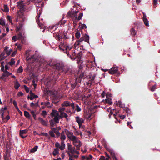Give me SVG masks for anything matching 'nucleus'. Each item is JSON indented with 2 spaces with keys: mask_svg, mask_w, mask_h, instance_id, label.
I'll return each instance as SVG.
<instances>
[{
  "mask_svg": "<svg viewBox=\"0 0 160 160\" xmlns=\"http://www.w3.org/2000/svg\"><path fill=\"white\" fill-rule=\"evenodd\" d=\"M59 48L61 49H62L64 52L67 53V55L71 59L74 60L75 59V58H72L71 55H69V53L72 54V55L74 57L77 56V52H76L75 50L72 51H70L72 48V47L68 46L66 44L62 42L60 43L59 45Z\"/></svg>",
  "mask_w": 160,
  "mask_h": 160,
  "instance_id": "f257e3e1",
  "label": "nucleus"
},
{
  "mask_svg": "<svg viewBox=\"0 0 160 160\" xmlns=\"http://www.w3.org/2000/svg\"><path fill=\"white\" fill-rule=\"evenodd\" d=\"M65 132L68 138L73 142V145L77 147V149L79 150L82 145V143L80 140L77 137L73 135L72 132L67 130H65Z\"/></svg>",
  "mask_w": 160,
  "mask_h": 160,
  "instance_id": "f03ea898",
  "label": "nucleus"
},
{
  "mask_svg": "<svg viewBox=\"0 0 160 160\" xmlns=\"http://www.w3.org/2000/svg\"><path fill=\"white\" fill-rule=\"evenodd\" d=\"M51 114L52 116L54 117V120L57 123L59 122L60 119L64 117L66 118L67 120H68L67 118L68 117V115L64 112H60V114L59 115L58 112L57 111L53 110Z\"/></svg>",
  "mask_w": 160,
  "mask_h": 160,
  "instance_id": "7ed1b4c3",
  "label": "nucleus"
},
{
  "mask_svg": "<svg viewBox=\"0 0 160 160\" xmlns=\"http://www.w3.org/2000/svg\"><path fill=\"white\" fill-rule=\"evenodd\" d=\"M42 12V9L41 8H38L37 11V15L36 17V21L38 23L39 27L41 29L44 28V22H40L39 20L40 14Z\"/></svg>",
  "mask_w": 160,
  "mask_h": 160,
  "instance_id": "20e7f679",
  "label": "nucleus"
},
{
  "mask_svg": "<svg viewBox=\"0 0 160 160\" xmlns=\"http://www.w3.org/2000/svg\"><path fill=\"white\" fill-rule=\"evenodd\" d=\"M1 70L3 72V73L2 74L1 78L5 81L6 78L11 75L12 74V73L9 72L7 71V70H4V65H2V63L1 65Z\"/></svg>",
  "mask_w": 160,
  "mask_h": 160,
  "instance_id": "39448f33",
  "label": "nucleus"
},
{
  "mask_svg": "<svg viewBox=\"0 0 160 160\" xmlns=\"http://www.w3.org/2000/svg\"><path fill=\"white\" fill-rule=\"evenodd\" d=\"M7 109V108L6 107L2 108L0 110V115L1 114V117L3 120L7 121L10 118L9 116L7 115L6 118H4V114L6 112V110Z\"/></svg>",
  "mask_w": 160,
  "mask_h": 160,
  "instance_id": "423d86ee",
  "label": "nucleus"
},
{
  "mask_svg": "<svg viewBox=\"0 0 160 160\" xmlns=\"http://www.w3.org/2000/svg\"><path fill=\"white\" fill-rule=\"evenodd\" d=\"M76 121L78 123L79 128L82 127V124L84 122V120L82 118H80L79 116L76 117Z\"/></svg>",
  "mask_w": 160,
  "mask_h": 160,
  "instance_id": "0eeeda50",
  "label": "nucleus"
},
{
  "mask_svg": "<svg viewBox=\"0 0 160 160\" xmlns=\"http://www.w3.org/2000/svg\"><path fill=\"white\" fill-rule=\"evenodd\" d=\"M23 13L22 12H18L17 13V18L16 20V21L17 22L18 21H22L23 20Z\"/></svg>",
  "mask_w": 160,
  "mask_h": 160,
  "instance_id": "6e6552de",
  "label": "nucleus"
},
{
  "mask_svg": "<svg viewBox=\"0 0 160 160\" xmlns=\"http://www.w3.org/2000/svg\"><path fill=\"white\" fill-rule=\"evenodd\" d=\"M52 64L48 63V62H47L44 61L43 62H41V63H40V66L41 68H43L44 69H45L47 68L48 66H52Z\"/></svg>",
  "mask_w": 160,
  "mask_h": 160,
  "instance_id": "1a4fd4ad",
  "label": "nucleus"
},
{
  "mask_svg": "<svg viewBox=\"0 0 160 160\" xmlns=\"http://www.w3.org/2000/svg\"><path fill=\"white\" fill-rule=\"evenodd\" d=\"M78 11H75L73 12H72V11H69L68 13V15L69 16L73 18H75L76 19L77 18L76 14L78 13Z\"/></svg>",
  "mask_w": 160,
  "mask_h": 160,
  "instance_id": "9d476101",
  "label": "nucleus"
},
{
  "mask_svg": "<svg viewBox=\"0 0 160 160\" xmlns=\"http://www.w3.org/2000/svg\"><path fill=\"white\" fill-rule=\"evenodd\" d=\"M118 70V68L116 67H113L111 68L109 71L110 74H113L117 72Z\"/></svg>",
  "mask_w": 160,
  "mask_h": 160,
  "instance_id": "9b49d317",
  "label": "nucleus"
},
{
  "mask_svg": "<svg viewBox=\"0 0 160 160\" xmlns=\"http://www.w3.org/2000/svg\"><path fill=\"white\" fill-rule=\"evenodd\" d=\"M53 36L56 39L58 40L59 41L61 40L62 39V36L63 35L62 34L54 33Z\"/></svg>",
  "mask_w": 160,
  "mask_h": 160,
  "instance_id": "f8f14e48",
  "label": "nucleus"
},
{
  "mask_svg": "<svg viewBox=\"0 0 160 160\" xmlns=\"http://www.w3.org/2000/svg\"><path fill=\"white\" fill-rule=\"evenodd\" d=\"M143 20L145 25L146 26H149V22L147 19L145 13H143Z\"/></svg>",
  "mask_w": 160,
  "mask_h": 160,
  "instance_id": "ddd939ff",
  "label": "nucleus"
},
{
  "mask_svg": "<svg viewBox=\"0 0 160 160\" xmlns=\"http://www.w3.org/2000/svg\"><path fill=\"white\" fill-rule=\"evenodd\" d=\"M25 3L23 2V1H21L20 2H19L18 3V8L21 9H23L24 6L25 5Z\"/></svg>",
  "mask_w": 160,
  "mask_h": 160,
  "instance_id": "4468645a",
  "label": "nucleus"
},
{
  "mask_svg": "<svg viewBox=\"0 0 160 160\" xmlns=\"http://www.w3.org/2000/svg\"><path fill=\"white\" fill-rule=\"evenodd\" d=\"M8 47H5V49L3 52L4 53L6 52L7 56H9L10 55L11 53L12 52V49H10L8 50Z\"/></svg>",
  "mask_w": 160,
  "mask_h": 160,
  "instance_id": "2eb2a0df",
  "label": "nucleus"
},
{
  "mask_svg": "<svg viewBox=\"0 0 160 160\" xmlns=\"http://www.w3.org/2000/svg\"><path fill=\"white\" fill-rule=\"evenodd\" d=\"M38 119L40 122L43 125L45 126H47V121L44 120L42 118H39Z\"/></svg>",
  "mask_w": 160,
  "mask_h": 160,
  "instance_id": "dca6fc26",
  "label": "nucleus"
},
{
  "mask_svg": "<svg viewBox=\"0 0 160 160\" xmlns=\"http://www.w3.org/2000/svg\"><path fill=\"white\" fill-rule=\"evenodd\" d=\"M38 97L37 95H34L32 92H30V96H28V98L30 99L31 100H32L34 98H36Z\"/></svg>",
  "mask_w": 160,
  "mask_h": 160,
  "instance_id": "f3484780",
  "label": "nucleus"
},
{
  "mask_svg": "<svg viewBox=\"0 0 160 160\" xmlns=\"http://www.w3.org/2000/svg\"><path fill=\"white\" fill-rule=\"evenodd\" d=\"M10 157V155L9 153L7 151L6 152L4 155V160H9Z\"/></svg>",
  "mask_w": 160,
  "mask_h": 160,
  "instance_id": "a211bd4d",
  "label": "nucleus"
},
{
  "mask_svg": "<svg viewBox=\"0 0 160 160\" xmlns=\"http://www.w3.org/2000/svg\"><path fill=\"white\" fill-rule=\"evenodd\" d=\"M37 56L36 55H33L30 58L27 56L26 58V59L27 60H32V61L35 60L37 59Z\"/></svg>",
  "mask_w": 160,
  "mask_h": 160,
  "instance_id": "6ab92c4d",
  "label": "nucleus"
},
{
  "mask_svg": "<svg viewBox=\"0 0 160 160\" xmlns=\"http://www.w3.org/2000/svg\"><path fill=\"white\" fill-rule=\"evenodd\" d=\"M53 117V119L52 120H51L50 121V125L52 127L51 128L52 129V127H53L56 124V123H57L54 120V117L52 116Z\"/></svg>",
  "mask_w": 160,
  "mask_h": 160,
  "instance_id": "aec40b11",
  "label": "nucleus"
},
{
  "mask_svg": "<svg viewBox=\"0 0 160 160\" xmlns=\"http://www.w3.org/2000/svg\"><path fill=\"white\" fill-rule=\"evenodd\" d=\"M109 151L112 157L113 160H118L117 158L115 155V154L113 152V151L111 149H110Z\"/></svg>",
  "mask_w": 160,
  "mask_h": 160,
  "instance_id": "412c9836",
  "label": "nucleus"
},
{
  "mask_svg": "<svg viewBox=\"0 0 160 160\" xmlns=\"http://www.w3.org/2000/svg\"><path fill=\"white\" fill-rule=\"evenodd\" d=\"M65 145L64 142L62 141L61 142V145H60V146L59 147V148L61 150H63L65 149Z\"/></svg>",
  "mask_w": 160,
  "mask_h": 160,
  "instance_id": "4be33fe9",
  "label": "nucleus"
},
{
  "mask_svg": "<svg viewBox=\"0 0 160 160\" xmlns=\"http://www.w3.org/2000/svg\"><path fill=\"white\" fill-rule=\"evenodd\" d=\"M14 82L15 84V88L16 89H17L20 86V85L17 80H16L15 81H14Z\"/></svg>",
  "mask_w": 160,
  "mask_h": 160,
  "instance_id": "5701e85b",
  "label": "nucleus"
},
{
  "mask_svg": "<svg viewBox=\"0 0 160 160\" xmlns=\"http://www.w3.org/2000/svg\"><path fill=\"white\" fill-rule=\"evenodd\" d=\"M53 67L54 68H56L58 70H61L62 69V67L60 66V65L58 64L53 65Z\"/></svg>",
  "mask_w": 160,
  "mask_h": 160,
  "instance_id": "b1692460",
  "label": "nucleus"
},
{
  "mask_svg": "<svg viewBox=\"0 0 160 160\" xmlns=\"http://www.w3.org/2000/svg\"><path fill=\"white\" fill-rule=\"evenodd\" d=\"M57 28V26H51L49 27V30L52 33L53 32V31L55 30Z\"/></svg>",
  "mask_w": 160,
  "mask_h": 160,
  "instance_id": "393cba45",
  "label": "nucleus"
},
{
  "mask_svg": "<svg viewBox=\"0 0 160 160\" xmlns=\"http://www.w3.org/2000/svg\"><path fill=\"white\" fill-rule=\"evenodd\" d=\"M70 105V102L68 101H64L62 104V106H69Z\"/></svg>",
  "mask_w": 160,
  "mask_h": 160,
  "instance_id": "a878e982",
  "label": "nucleus"
},
{
  "mask_svg": "<svg viewBox=\"0 0 160 160\" xmlns=\"http://www.w3.org/2000/svg\"><path fill=\"white\" fill-rule=\"evenodd\" d=\"M38 146H35L34 147L32 148L31 149L30 151L29 152L30 153L32 152H36L37 150L38 149Z\"/></svg>",
  "mask_w": 160,
  "mask_h": 160,
  "instance_id": "bb28decb",
  "label": "nucleus"
},
{
  "mask_svg": "<svg viewBox=\"0 0 160 160\" xmlns=\"http://www.w3.org/2000/svg\"><path fill=\"white\" fill-rule=\"evenodd\" d=\"M89 37L88 35L86 34L84 35V40L85 41L88 43H89Z\"/></svg>",
  "mask_w": 160,
  "mask_h": 160,
  "instance_id": "cd10ccee",
  "label": "nucleus"
},
{
  "mask_svg": "<svg viewBox=\"0 0 160 160\" xmlns=\"http://www.w3.org/2000/svg\"><path fill=\"white\" fill-rule=\"evenodd\" d=\"M2 10L5 12H8L9 11V8L6 5H4Z\"/></svg>",
  "mask_w": 160,
  "mask_h": 160,
  "instance_id": "c85d7f7f",
  "label": "nucleus"
},
{
  "mask_svg": "<svg viewBox=\"0 0 160 160\" xmlns=\"http://www.w3.org/2000/svg\"><path fill=\"white\" fill-rule=\"evenodd\" d=\"M15 60L13 58H12L8 63L10 65L12 66L15 63Z\"/></svg>",
  "mask_w": 160,
  "mask_h": 160,
  "instance_id": "c756f323",
  "label": "nucleus"
},
{
  "mask_svg": "<svg viewBox=\"0 0 160 160\" xmlns=\"http://www.w3.org/2000/svg\"><path fill=\"white\" fill-rule=\"evenodd\" d=\"M105 102L110 105L112 104V99L110 98L107 99L105 100Z\"/></svg>",
  "mask_w": 160,
  "mask_h": 160,
  "instance_id": "7c9ffc66",
  "label": "nucleus"
},
{
  "mask_svg": "<svg viewBox=\"0 0 160 160\" xmlns=\"http://www.w3.org/2000/svg\"><path fill=\"white\" fill-rule=\"evenodd\" d=\"M59 149L58 148L55 149L53 152V154L54 156H56L59 153Z\"/></svg>",
  "mask_w": 160,
  "mask_h": 160,
  "instance_id": "2f4dec72",
  "label": "nucleus"
},
{
  "mask_svg": "<svg viewBox=\"0 0 160 160\" xmlns=\"http://www.w3.org/2000/svg\"><path fill=\"white\" fill-rule=\"evenodd\" d=\"M5 53L3 52L0 54V61H1L5 58V56H4Z\"/></svg>",
  "mask_w": 160,
  "mask_h": 160,
  "instance_id": "473e14b6",
  "label": "nucleus"
},
{
  "mask_svg": "<svg viewBox=\"0 0 160 160\" xmlns=\"http://www.w3.org/2000/svg\"><path fill=\"white\" fill-rule=\"evenodd\" d=\"M60 139L62 141H63L65 140L66 139V136L63 132H62L61 133V136Z\"/></svg>",
  "mask_w": 160,
  "mask_h": 160,
  "instance_id": "72a5a7b5",
  "label": "nucleus"
},
{
  "mask_svg": "<svg viewBox=\"0 0 160 160\" xmlns=\"http://www.w3.org/2000/svg\"><path fill=\"white\" fill-rule=\"evenodd\" d=\"M0 24L3 26L5 25L4 20L2 18L0 19Z\"/></svg>",
  "mask_w": 160,
  "mask_h": 160,
  "instance_id": "f704fd0d",
  "label": "nucleus"
},
{
  "mask_svg": "<svg viewBox=\"0 0 160 160\" xmlns=\"http://www.w3.org/2000/svg\"><path fill=\"white\" fill-rule=\"evenodd\" d=\"M75 150L74 148H73L70 151H68V152H69V153L71 154V155H72L73 154H75Z\"/></svg>",
  "mask_w": 160,
  "mask_h": 160,
  "instance_id": "c9c22d12",
  "label": "nucleus"
},
{
  "mask_svg": "<svg viewBox=\"0 0 160 160\" xmlns=\"http://www.w3.org/2000/svg\"><path fill=\"white\" fill-rule=\"evenodd\" d=\"M7 18L8 21L10 23H11V24H12L13 23L12 22V18L9 15H7Z\"/></svg>",
  "mask_w": 160,
  "mask_h": 160,
  "instance_id": "e433bc0d",
  "label": "nucleus"
},
{
  "mask_svg": "<svg viewBox=\"0 0 160 160\" xmlns=\"http://www.w3.org/2000/svg\"><path fill=\"white\" fill-rule=\"evenodd\" d=\"M23 69L22 66H20L18 69L17 72L18 73H21L22 72Z\"/></svg>",
  "mask_w": 160,
  "mask_h": 160,
  "instance_id": "4c0bfd02",
  "label": "nucleus"
},
{
  "mask_svg": "<svg viewBox=\"0 0 160 160\" xmlns=\"http://www.w3.org/2000/svg\"><path fill=\"white\" fill-rule=\"evenodd\" d=\"M24 115L27 118H29L30 117V115L29 113L26 111H24Z\"/></svg>",
  "mask_w": 160,
  "mask_h": 160,
  "instance_id": "58836bf2",
  "label": "nucleus"
},
{
  "mask_svg": "<svg viewBox=\"0 0 160 160\" xmlns=\"http://www.w3.org/2000/svg\"><path fill=\"white\" fill-rule=\"evenodd\" d=\"M52 129L53 130V131L55 133V134L59 136V135H60V133L57 130V129L55 128H54Z\"/></svg>",
  "mask_w": 160,
  "mask_h": 160,
  "instance_id": "ea45409f",
  "label": "nucleus"
},
{
  "mask_svg": "<svg viewBox=\"0 0 160 160\" xmlns=\"http://www.w3.org/2000/svg\"><path fill=\"white\" fill-rule=\"evenodd\" d=\"M86 77V75H84V73H82L79 76V78L81 80L84 79Z\"/></svg>",
  "mask_w": 160,
  "mask_h": 160,
  "instance_id": "a19ab883",
  "label": "nucleus"
},
{
  "mask_svg": "<svg viewBox=\"0 0 160 160\" xmlns=\"http://www.w3.org/2000/svg\"><path fill=\"white\" fill-rule=\"evenodd\" d=\"M17 36V39H22L23 38V37L22 36V35L21 33H19Z\"/></svg>",
  "mask_w": 160,
  "mask_h": 160,
  "instance_id": "79ce46f5",
  "label": "nucleus"
},
{
  "mask_svg": "<svg viewBox=\"0 0 160 160\" xmlns=\"http://www.w3.org/2000/svg\"><path fill=\"white\" fill-rule=\"evenodd\" d=\"M28 131V129H26L22 130H20V133H21V134H25Z\"/></svg>",
  "mask_w": 160,
  "mask_h": 160,
  "instance_id": "37998d69",
  "label": "nucleus"
},
{
  "mask_svg": "<svg viewBox=\"0 0 160 160\" xmlns=\"http://www.w3.org/2000/svg\"><path fill=\"white\" fill-rule=\"evenodd\" d=\"M92 156L91 155L86 156V160H90L92 159Z\"/></svg>",
  "mask_w": 160,
  "mask_h": 160,
  "instance_id": "c03bdc74",
  "label": "nucleus"
},
{
  "mask_svg": "<svg viewBox=\"0 0 160 160\" xmlns=\"http://www.w3.org/2000/svg\"><path fill=\"white\" fill-rule=\"evenodd\" d=\"M31 113L33 117L34 118V119L36 120V115L35 113V112L34 111H32L31 112Z\"/></svg>",
  "mask_w": 160,
  "mask_h": 160,
  "instance_id": "a18cd8bd",
  "label": "nucleus"
},
{
  "mask_svg": "<svg viewBox=\"0 0 160 160\" xmlns=\"http://www.w3.org/2000/svg\"><path fill=\"white\" fill-rule=\"evenodd\" d=\"M80 43H79V42H78V41H76L75 43L74 44V48L75 49V50L76 49V48L77 46H79L80 45Z\"/></svg>",
  "mask_w": 160,
  "mask_h": 160,
  "instance_id": "49530a36",
  "label": "nucleus"
},
{
  "mask_svg": "<svg viewBox=\"0 0 160 160\" xmlns=\"http://www.w3.org/2000/svg\"><path fill=\"white\" fill-rule=\"evenodd\" d=\"M54 132L53 130L52 131H49V134H50V135L52 137H55V135L54 134Z\"/></svg>",
  "mask_w": 160,
  "mask_h": 160,
  "instance_id": "de8ad7c7",
  "label": "nucleus"
},
{
  "mask_svg": "<svg viewBox=\"0 0 160 160\" xmlns=\"http://www.w3.org/2000/svg\"><path fill=\"white\" fill-rule=\"evenodd\" d=\"M79 26L82 29H86L87 28L85 24H81Z\"/></svg>",
  "mask_w": 160,
  "mask_h": 160,
  "instance_id": "09e8293b",
  "label": "nucleus"
},
{
  "mask_svg": "<svg viewBox=\"0 0 160 160\" xmlns=\"http://www.w3.org/2000/svg\"><path fill=\"white\" fill-rule=\"evenodd\" d=\"M83 13H81L79 14V15L78 16V17H77V19L78 20H80L81 18H82V16H83Z\"/></svg>",
  "mask_w": 160,
  "mask_h": 160,
  "instance_id": "8fccbe9b",
  "label": "nucleus"
},
{
  "mask_svg": "<svg viewBox=\"0 0 160 160\" xmlns=\"http://www.w3.org/2000/svg\"><path fill=\"white\" fill-rule=\"evenodd\" d=\"M15 45L16 46H17V49L21 50L22 48V46L20 45V44H18V43H16L15 44Z\"/></svg>",
  "mask_w": 160,
  "mask_h": 160,
  "instance_id": "3c124183",
  "label": "nucleus"
},
{
  "mask_svg": "<svg viewBox=\"0 0 160 160\" xmlns=\"http://www.w3.org/2000/svg\"><path fill=\"white\" fill-rule=\"evenodd\" d=\"M131 34L133 35H135L136 34V32L134 29L132 28L131 29Z\"/></svg>",
  "mask_w": 160,
  "mask_h": 160,
  "instance_id": "603ef678",
  "label": "nucleus"
},
{
  "mask_svg": "<svg viewBox=\"0 0 160 160\" xmlns=\"http://www.w3.org/2000/svg\"><path fill=\"white\" fill-rule=\"evenodd\" d=\"M47 112L45 111H43L42 112V113L41 115H42L44 117H46V115L47 114Z\"/></svg>",
  "mask_w": 160,
  "mask_h": 160,
  "instance_id": "864d4df0",
  "label": "nucleus"
},
{
  "mask_svg": "<svg viewBox=\"0 0 160 160\" xmlns=\"http://www.w3.org/2000/svg\"><path fill=\"white\" fill-rule=\"evenodd\" d=\"M75 36L77 38H79L80 37V34L79 32H77L76 33Z\"/></svg>",
  "mask_w": 160,
  "mask_h": 160,
  "instance_id": "5fc2aeb1",
  "label": "nucleus"
},
{
  "mask_svg": "<svg viewBox=\"0 0 160 160\" xmlns=\"http://www.w3.org/2000/svg\"><path fill=\"white\" fill-rule=\"evenodd\" d=\"M39 136H45L46 137H48V134L47 133H44V132H41L40 134H39Z\"/></svg>",
  "mask_w": 160,
  "mask_h": 160,
  "instance_id": "6e6d98bb",
  "label": "nucleus"
},
{
  "mask_svg": "<svg viewBox=\"0 0 160 160\" xmlns=\"http://www.w3.org/2000/svg\"><path fill=\"white\" fill-rule=\"evenodd\" d=\"M65 110V108H60L59 109V112H63Z\"/></svg>",
  "mask_w": 160,
  "mask_h": 160,
  "instance_id": "4d7b16f0",
  "label": "nucleus"
},
{
  "mask_svg": "<svg viewBox=\"0 0 160 160\" xmlns=\"http://www.w3.org/2000/svg\"><path fill=\"white\" fill-rule=\"evenodd\" d=\"M50 104V102H45V105L48 107V108H51V106L49 105Z\"/></svg>",
  "mask_w": 160,
  "mask_h": 160,
  "instance_id": "13d9d810",
  "label": "nucleus"
},
{
  "mask_svg": "<svg viewBox=\"0 0 160 160\" xmlns=\"http://www.w3.org/2000/svg\"><path fill=\"white\" fill-rule=\"evenodd\" d=\"M153 5L155 8H156L157 6V0H153Z\"/></svg>",
  "mask_w": 160,
  "mask_h": 160,
  "instance_id": "bf43d9fd",
  "label": "nucleus"
},
{
  "mask_svg": "<svg viewBox=\"0 0 160 160\" xmlns=\"http://www.w3.org/2000/svg\"><path fill=\"white\" fill-rule=\"evenodd\" d=\"M66 22V21L63 20H62L59 22V24L60 25L64 24Z\"/></svg>",
  "mask_w": 160,
  "mask_h": 160,
  "instance_id": "052dcab7",
  "label": "nucleus"
},
{
  "mask_svg": "<svg viewBox=\"0 0 160 160\" xmlns=\"http://www.w3.org/2000/svg\"><path fill=\"white\" fill-rule=\"evenodd\" d=\"M156 88V85H154L152 86V88H151V90L152 91H155Z\"/></svg>",
  "mask_w": 160,
  "mask_h": 160,
  "instance_id": "680f3d73",
  "label": "nucleus"
},
{
  "mask_svg": "<svg viewBox=\"0 0 160 160\" xmlns=\"http://www.w3.org/2000/svg\"><path fill=\"white\" fill-rule=\"evenodd\" d=\"M110 109L111 108H110V109L108 108L107 109V111H108V112H110V114H109V117H110L111 115L113 113L112 110H110Z\"/></svg>",
  "mask_w": 160,
  "mask_h": 160,
  "instance_id": "e2e57ef3",
  "label": "nucleus"
},
{
  "mask_svg": "<svg viewBox=\"0 0 160 160\" xmlns=\"http://www.w3.org/2000/svg\"><path fill=\"white\" fill-rule=\"evenodd\" d=\"M24 87L25 88V89L26 92L27 93H28L29 92V88H28L26 85H24Z\"/></svg>",
  "mask_w": 160,
  "mask_h": 160,
  "instance_id": "0e129e2a",
  "label": "nucleus"
},
{
  "mask_svg": "<svg viewBox=\"0 0 160 160\" xmlns=\"http://www.w3.org/2000/svg\"><path fill=\"white\" fill-rule=\"evenodd\" d=\"M76 109L77 111L78 112H79L81 111V109L80 108V107L78 105H77L76 106Z\"/></svg>",
  "mask_w": 160,
  "mask_h": 160,
  "instance_id": "69168bd1",
  "label": "nucleus"
},
{
  "mask_svg": "<svg viewBox=\"0 0 160 160\" xmlns=\"http://www.w3.org/2000/svg\"><path fill=\"white\" fill-rule=\"evenodd\" d=\"M106 98L108 99L109 98L111 97H112V95L110 93H108L106 94Z\"/></svg>",
  "mask_w": 160,
  "mask_h": 160,
  "instance_id": "338daca9",
  "label": "nucleus"
},
{
  "mask_svg": "<svg viewBox=\"0 0 160 160\" xmlns=\"http://www.w3.org/2000/svg\"><path fill=\"white\" fill-rule=\"evenodd\" d=\"M23 95V93L21 92H19L17 94V96L18 97H20L22 96Z\"/></svg>",
  "mask_w": 160,
  "mask_h": 160,
  "instance_id": "774afa93",
  "label": "nucleus"
}]
</instances>
